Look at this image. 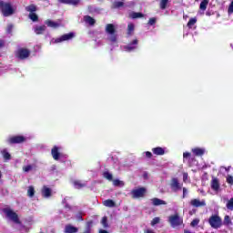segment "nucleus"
<instances>
[{"mask_svg": "<svg viewBox=\"0 0 233 233\" xmlns=\"http://www.w3.org/2000/svg\"><path fill=\"white\" fill-rule=\"evenodd\" d=\"M106 34L107 37V41L111 43V45L117 44V33L116 32V26L112 24H107L106 25Z\"/></svg>", "mask_w": 233, "mask_h": 233, "instance_id": "f257e3e1", "label": "nucleus"}, {"mask_svg": "<svg viewBox=\"0 0 233 233\" xmlns=\"http://www.w3.org/2000/svg\"><path fill=\"white\" fill-rule=\"evenodd\" d=\"M2 210L10 221H13V223H15L16 225H21V220H19V216L15 211L10 208H5Z\"/></svg>", "mask_w": 233, "mask_h": 233, "instance_id": "f03ea898", "label": "nucleus"}, {"mask_svg": "<svg viewBox=\"0 0 233 233\" xmlns=\"http://www.w3.org/2000/svg\"><path fill=\"white\" fill-rule=\"evenodd\" d=\"M0 10L5 17H8L9 15H12L15 11V9L12 7V5L10 3H6L1 0H0Z\"/></svg>", "mask_w": 233, "mask_h": 233, "instance_id": "7ed1b4c3", "label": "nucleus"}, {"mask_svg": "<svg viewBox=\"0 0 233 233\" xmlns=\"http://www.w3.org/2000/svg\"><path fill=\"white\" fill-rule=\"evenodd\" d=\"M208 223L212 228H221V225H223V221L218 215H212L208 219Z\"/></svg>", "mask_w": 233, "mask_h": 233, "instance_id": "20e7f679", "label": "nucleus"}, {"mask_svg": "<svg viewBox=\"0 0 233 233\" xmlns=\"http://www.w3.org/2000/svg\"><path fill=\"white\" fill-rule=\"evenodd\" d=\"M74 37V33L66 34L56 39H52L50 44L55 45L56 43H63V41H70Z\"/></svg>", "mask_w": 233, "mask_h": 233, "instance_id": "39448f33", "label": "nucleus"}, {"mask_svg": "<svg viewBox=\"0 0 233 233\" xmlns=\"http://www.w3.org/2000/svg\"><path fill=\"white\" fill-rule=\"evenodd\" d=\"M169 223L173 228L179 227L183 223V218H179L178 215H173L169 217Z\"/></svg>", "mask_w": 233, "mask_h": 233, "instance_id": "423d86ee", "label": "nucleus"}, {"mask_svg": "<svg viewBox=\"0 0 233 233\" xmlns=\"http://www.w3.org/2000/svg\"><path fill=\"white\" fill-rule=\"evenodd\" d=\"M147 193V189L145 187H139L137 189H134L131 192L132 198L135 199H138V198H143L145 194Z\"/></svg>", "mask_w": 233, "mask_h": 233, "instance_id": "0eeeda50", "label": "nucleus"}, {"mask_svg": "<svg viewBox=\"0 0 233 233\" xmlns=\"http://www.w3.org/2000/svg\"><path fill=\"white\" fill-rule=\"evenodd\" d=\"M30 56V50L26 48H20L16 51V57L18 59H26Z\"/></svg>", "mask_w": 233, "mask_h": 233, "instance_id": "6e6552de", "label": "nucleus"}, {"mask_svg": "<svg viewBox=\"0 0 233 233\" xmlns=\"http://www.w3.org/2000/svg\"><path fill=\"white\" fill-rule=\"evenodd\" d=\"M24 141H26V138L23 136H15L7 139V143H9L10 145H15L16 143H24Z\"/></svg>", "mask_w": 233, "mask_h": 233, "instance_id": "1a4fd4ad", "label": "nucleus"}, {"mask_svg": "<svg viewBox=\"0 0 233 233\" xmlns=\"http://www.w3.org/2000/svg\"><path fill=\"white\" fill-rule=\"evenodd\" d=\"M189 204L191 205V207H195L196 208H199V207H207V202L205 201V199H198V198H193L190 200Z\"/></svg>", "mask_w": 233, "mask_h": 233, "instance_id": "9d476101", "label": "nucleus"}, {"mask_svg": "<svg viewBox=\"0 0 233 233\" xmlns=\"http://www.w3.org/2000/svg\"><path fill=\"white\" fill-rule=\"evenodd\" d=\"M170 187L173 192H177L178 190H181L183 186L179 184V180L177 178H172Z\"/></svg>", "mask_w": 233, "mask_h": 233, "instance_id": "9b49d317", "label": "nucleus"}, {"mask_svg": "<svg viewBox=\"0 0 233 233\" xmlns=\"http://www.w3.org/2000/svg\"><path fill=\"white\" fill-rule=\"evenodd\" d=\"M51 155L55 161H59V157H61V153L59 152V147L55 146L51 150Z\"/></svg>", "mask_w": 233, "mask_h": 233, "instance_id": "f8f14e48", "label": "nucleus"}, {"mask_svg": "<svg viewBox=\"0 0 233 233\" xmlns=\"http://www.w3.org/2000/svg\"><path fill=\"white\" fill-rule=\"evenodd\" d=\"M46 26H49V28H59L61 26V21L56 22L52 20L46 21Z\"/></svg>", "mask_w": 233, "mask_h": 233, "instance_id": "ddd939ff", "label": "nucleus"}, {"mask_svg": "<svg viewBox=\"0 0 233 233\" xmlns=\"http://www.w3.org/2000/svg\"><path fill=\"white\" fill-rule=\"evenodd\" d=\"M77 232H79V228L70 224L66 225L65 228V233H77Z\"/></svg>", "mask_w": 233, "mask_h": 233, "instance_id": "4468645a", "label": "nucleus"}, {"mask_svg": "<svg viewBox=\"0 0 233 233\" xmlns=\"http://www.w3.org/2000/svg\"><path fill=\"white\" fill-rule=\"evenodd\" d=\"M0 154H2L5 161H10L12 159V156L8 152V149L4 148L0 151Z\"/></svg>", "mask_w": 233, "mask_h": 233, "instance_id": "2eb2a0df", "label": "nucleus"}, {"mask_svg": "<svg viewBox=\"0 0 233 233\" xmlns=\"http://www.w3.org/2000/svg\"><path fill=\"white\" fill-rule=\"evenodd\" d=\"M58 3L63 5H72L73 6H77L79 5V0H58Z\"/></svg>", "mask_w": 233, "mask_h": 233, "instance_id": "dca6fc26", "label": "nucleus"}, {"mask_svg": "<svg viewBox=\"0 0 233 233\" xmlns=\"http://www.w3.org/2000/svg\"><path fill=\"white\" fill-rule=\"evenodd\" d=\"M102 205H104V207H107L108 208H114V207H116V201L112 199H106L102 202Z\"/></svg>", "mask_w": 233, "mask_h": 233, "instance_id": "f3484780", "label": "nucleus"}, {"mask_svg": "<svg viewBox=\"0 0 233 233\" xmlns=\"http://www.w3.org/2000/svg\"><path fill=\"white\" fill-rule=\"evenodd\" d=\"M211 188H212V190H215V192H218V190H219V180H218V178L212 179Z\"/></svg>", "mask_w": 233, "mask_h": 233, "instance_id": "a211bd4d", "label": "nucleus"}, {"mask_svg": "<svg viewBox=\"0 0 233 233\" xmlns=\"http://www.w3.org/2000/svg\"><path fill=\"white\" fill-rule=\"evenodd\" d=\"M73 185L76 188H84V187H86V182H82L81 180H74Z\"/></svg>", "mask_w": 233, "mask_h": 233, "instance_id": "6ab92c4d", "label": "nucleus"}, {"mask_svg": "<svg viewBox=\"0 0 233 233\" xmlns=\"http://www.w3.org/2000/svg\"><path fill=\"white\" fill-rule=\"evenodd\" d=\"M151 202L154 205V207H159V205H167V202L165 200H161L157 198H152Z\"/></svg>", "mask_w": 233, "mask_h": 233, "instance_id": "aec40b11", "label": "nucleus"}, {"mask_svg": "<svg viewBox=\"0 0 233 233\" xmlns=\"http://www.w3.org/2000/svg\"><path fill=\"white\" fill-rule=\"evenodd\" d=\"M136 48H137V40H134L132 44L126 46L127 52H132V50H136Z\"/></svg>", "mask_w": 233, "mask_h": 233, "instance_id": "412c9836", "label": "nucleus"}, {"mask_svg": "<svg viewBox=\"0 0 233 233\" xmlns=\"http://www.w3.org/2000/svg\"><path fill=\"white\" fill-rule=\"evenodd\" d=\"M42 196H44V198H50L52 196V189H50V187H44L42 189Z\"/></svg>", "mask_w": 233, "mask_h": 233, "instance_id": "4be33fe9", "label": "nucleus"}, {"mask_svg": "<svg viewBox=\"0 0 233 233\" xmlns=\"http://www.w3.org/2000/svg\"><path fill=\"white\" fill-rule=\"evenodd\" d=\"M45 30H46V25H36V26L34 27V31L37 35L43 34L45 32Z\"/></svg>", "mask_w": 233, "mask_h": 233, "instance_id": "5701e85b", "label": "nucleus"}, {"mask_svg": "<svg viewBox=\"0 0 233 233\" xmlns=\"http://www.w3.org/2000/svg\"><path fill=\"white\" fill-rule=\"evenodd\" d=\"M84 21L85 23H86L87 25H90L91 26L96 25V20L89 15L84 16Z\"/></svg>", "mask_w": 233, "mask_h": 233, "instance_id": "b1692460", "label": "nucleus"}, {"mask_svg": "<svg viewBox=\"0 0 233 233\" xmlns=\"http://www.w3.org/2000/svg\"><path fill=\"white\" fill-rule=\"evenodd\" d=\"M152 151L156 156H163L165 154V149L162 147H155L152 149Z\"/></svg>", "mask_w": 233, "mask_h": 233, "instance_id": "393cba45", "label": "nucleus"}, {"mask_svg": "<svg viewBox=\"0 0 233 233\" xmlns=\"http://www.w3.org/2000/svg\"><path fill=\"white\" fill-rule=\"evenodd\" d=\"M129 17L131 19H139L141 17H144V15L141 13L131 12L129 13Z\"/></svg>", "mask_w": 233, "mask_h": 233, "instance_id": "a878e982", "label": "nucleus"}, {"mask_svg": "<svg viewBox=\"0 0 233 233\" xmlns=\"http://www.w3.org/2000/svg\"><path fill=\"white\" fill-rule=\"evenodd\" d=\"M192 152L195 156H203V154H205V149L196 147L192 149Z\"/></svg>", "mask_w": 233, "mask_h": 233, "instance_id": "bb28decb", "label": "nucleus"}, {"mask_svg": "<svg viewBox=\"0 0 233 233\" xmlns=\"http://www.w3.org/2000/svg\"><path fill=\"white\" fill-rule=\"evenodd\" d=\"M208 1L209 0H203L200 3L199 8H200V10H202V12H205V10H207V6H208Z\"/></svg>", "mask_w": 233, "mask_h": 233, "instance_id": "cd10ccee", "label": "nucleus"}, {"mask_svg": "<svg viewBox=\"0 0 233 233\" xmlns=\"http://www.w3.org/2000/svg\"><path fill=\"white\" fill-rule=\"evenodd\" d=\"M35 195V189H34V187L30 186L28 188H27V196L29 198H34V196Z\"/></svg>", "mask_w": 233, "mask_h": 233, "instance_id": "c85d7f7f", "label": "nucleus"}, {"mask_svg": "<svg viewBox=\"0 0 233 233\" xmlns=\"http://www.w3.org/2000/svg\"><path fill=\"white\" fill-rule=\"evenodd\" d=\"M196 23H198V18H196V17L190 18L187 23V27L193 28L194 25H196Z\"/></svg>", "mask_w": 233, "mask_h": 233, "instance_id": "c756f323", "label": "nucleus"}, {"mask_svg": "<svg viewBox=\"0 0 233 233\" xmlns=\"http://www.w3.org/2000/svg\"><path fill=\"white\" fill-rule=\"evenodd\" d=\"M103 177H105V179H107L108 181H112V179H113L112 173H110L108 171H105L103 173Z\"/></svg>", "mask_w": 233, "mask_h": 233, "instance_id": "7c9ffc66", "label": "nucleus"}, {"mask_svg": "<svg viewBox=\"0 0 233 233\" xmlns=\"http://www.w3.org/2000/svg\"><path fill=\"white\" fill-rule=\"evenodd\" d=\"M26 12H31V14H34L35 10H37V7H35V5H31L25 7Z\"/></svg>", "mask_w": 233, "mask_h": 233, "instance_id": "2f4dec72", "label": "nucleus"}, {"mask_svg": "<svg viewBox=\"0 0 233 233\" xmlns=\"http://www.w3.org/2000/svg\"><path fill=\"white\" fill-rule=\"evenodd\" d=\"M134 28H135L134 24H128V25H127V34L129 35H132V34H134Z\"/></svg>", "mask_w": 233, "mask_h": 233, "instance_id": "473e14b6", "label": "nucleus"}, {"mask_svg": "<svg viewBox=\"0 0 233 233\" xmlns=\"http://www.w3.org/2000/svg\"><path fill=\"white\" fill-rule=\"evenodd\" d=\"M228 210H233V198H231L227 203Z\"/></svg>", "mask_w": 233, "mask_h": 233, "instance_id": "72a5a7b5", "label": "nucleus"}, {"mask_svg": "<svg viewBox=\"0 0 233 233\" xmlns=\"http://www.w3.org/2000/svg\"><path fill=\"white\" fill-rule=\"evenodd\" d=\"M167 5H168V0H161L160 2L161 10H165V8H167Z\"/></svg>", "mask_w": 233, "mask_h": 233, "instance_id": "f704fd0d", "label": "nucleus"}, {"mask_svg": "<svg viewBox=\"0 0 233 233\" xmlns=\"http://www.w3.org/2000/svg\"><path fill=\"white\" fill-rule=\"evenodd\" d=\"M29 19H31V21L35 22V21H37V19H39V18H38V16L35 15V13H30V14H29Z\"/></svg>", "mask_w": 233, "mask_h": 233, "instance_id": "c9c22d12", "label": "nucleus"}, {"mask_svg": "<svg viewBox=\"0 0 233 233\" xmlns=\"http://www.w3.org/2000/svg\"><path fill=\"white\" fill-rule=\"evenodd\" d=\"M106 221H107L106 217H104L101 220V224L104 227V228H107L108 227V223Z\"/></svg>", "mask_w": 233, "mask_h": 233, "instance_id": "e433bc0d", "label": "nucleus"}, {"mask_svg": "<svg viewBox=\"0 0 233 233\" xmlns=\"http://www.w3.org/2000/svg\"><path fill=\"white\" fill-rule=\"evenodd\" d=\"M33 168H34V166L27 165V166L23 167V170H24V172H30V170H33Z\"/></svg>", "mask_w": 233, "mask_h": 233, "instance_id": "4c0bfd02", "label": "nucleus"}, {"mask_svg": "<svg viewBox=\"0 0 233 233\" xmlns=\"http://www.w3.org/2000/svg\"><path fill=\"white\" fill-rule=\"evenodd\" d=\"M230 223H232V221L230 220V217L229 216H225L224 218V225H230Z\"/></svg>", "mask_w": 233, "mask_h": 233, "instance_id": "58836bf2", "label": "nucleus"}, {"mask_svg": "<svg viewBox=\"0 0 233 233\" xmlns=\"http://www.w3.org/2000/svg\"><path fill=\"white\" fill-rule=\"evenodd\" d=\"M199 225V218H195L191 222V227H198Z\"/></svg>", "mask_w": 233, "mask_h": 233, "instance_id": "ea45409f", "label": "nucleus"}, {"mask_svg": "<svg viewBox=\"0 0 233 233\" xmlns=\"http://www.w3.org/2000/svg\"><path fill=\"white\" fill-rule=\"evenodd\" d=\"M159 221H160V219L157 217L153 218V220L151 221L152 227H154L155 225H157V223H159Z\"/></svg>", "mask_w": 233, "mask_h": 233, "instance_id": "a19ab883", "label": "nucleus"}, {"mask_svg": "<svg viewBox=\"0 0 233 233\" xmlns=\"http://www.w3.org/2000/svg\"><path fill=\"white\" fill-rule=\"evenodd\" d=\"M227 182H228L229 185H233V177L230 176V175H228V177H227Z\"/></svg>", "mask_w": 233, "mask_h": 233, "instance_id": "79ce46f5", "label": "nucleus"}, {"mask_svg": "<svg viewBox=\"0 0 233 233\" xmlns=\"http://www.w3.org/2000/svg\"><path fill=\"white\" fill-rule=\"evenodd\" d=\"M228 14H233V0L229 4L228 9Z\"/></svg>", "mask_w": 233, "mask_h": 233, "instance_id": "37998d69", "label": "nucleus"}, {"mask_svg": "<svg viewBox=\"0 0 233 233\" xmlns=\"http://www.w3.org/2000/svg\"><path fill=\"white\" fill-rule=\"evenodd\" d=\"M188 195V189H187V187H183V199H185L187 198V196Z\"/></svg>", "mask_w": 233, "mask_h": 233, "instance_id": "c03bdc74", "label": "nucleus"}, {"mask_svg": "<svg viewBox=\"0 0 233 233\" xmlns=\"http://www.w3.org/2000/svg\"><path fill=\"white\" fill-rule=\"evenodd\" d=\"M12 28H14V25L12 24L7 25V29H6L7 34L12 33Z\"/></svg>", "mask_w": 233, "mask_h": 233, "instance_id": "a18cd8bd", "label": "nucleus"}, {"mask_svg": "<svg viewBox=\"0 0 233 233\" xmlns=\"http://www.w3.org/2000/svg\"><path fill=\"white\" fill-rule=\"evenodd\" d=\"M91 230H90V222L87 223V226L86 228V229L84 230L83 233H90Z\"/></svg>", "mask_w": 233, "mask_h": 233, "instance_id": "49530a36", "label": "nucleus"}, {"mask_svg": "<svg viewBox=\"0 0 233 233\" xmlns=\"http://www.w3.org/2000/svg\"><path fill=\"white\" fill-rule=\"evenodd\" d=\"M183 181L184 183H187V181H188V173L183 174Z\"/></svg>", "mask_w": 233, "mask_h": 233, "instance_id": "de8ad7c7", "label": "nucleus"}, {"mask_svg": "<svg viewBox=\"0 0 233 233\" xmlns=\"http://www.w3.org/2000/svg\"><path fill=\"white\" fill-rule=\"evenodd\" d=\"M76 218L77 219V221H83V215H81V213H79L76 216Z\"/></svg>", "mask_w": 233, "mask_h": 233, "instance_id": "09e8293b", "label": "nucleus"}, {"mask_svg": "<svg viewBox=\"0 0 233 233\" xmlns=\"http://www.w3.org/2000/svg\"><path fill=\"white\" fill-rule=\"evenodd\" d=\"M148 25H156V18H150L148 21Z\"/></svg>", "mask_w": 233, "mask_h": 233, "instance_id": "8fccbe9b", "label": "nucleus"}, {"mask_svg": "<svg viewBox=\"0 0 233 233\" xmlns=\"http://www.w3.org/2000/svg\"><path fill=\"white\" fill-rule=\"evenodd\" d=\"M117 187H125V182L117 180Z\"/></svg>", "mask_w": 233, "mask_h": 233, "instance_id": "3c124183", "label": "nucleus"}, {"mask_svg": "<svg viewBox=\"0 0 233 233\" xmlns=\"http://www.w3.org/2000/svg\"><path fill=\"white\" fill-rule=\"evenodd\" d=\"M183 157H184V159H187V157H190V153H188V152L184 153Z\"/></svg>", "mask_w": 233, "mask_h": 233, "instance_id": "603ef678", "label": "nucleus"}, {"mask_svg": "<svg viewBox=\"0 0 233 233\" xmlns=\"http://www.w3.org/2000/svg\"><path fill=\"white\" fill-rule=\"evenodd\" d=\"M145 154H146L147 157H152V153L151 152L147 151Z\"/></svg>", "mask_w": 233, "mask_h": 233, "instance_id": "864d4df0", "label": "nucleus"}, {"mask_svg": "<svg viewBox=\"0 0 233 233\" xmlns=\"http://www.w3.org/2000/svg\"><path fill=\"white\" fill-rule=\"evenodd\" d=\"M3 46H5V41L0 40V50L3 48Z\"/></svg>", "mask_w": 233, "mask_h": 233, "instance_id": "5fc2aeb1", "label": "nucleus"}, {"mask_svg": "<svg viewBox=\"0 0 233 233\" xmlns=\"http://www.w3.org/2000/svg\"><path fill=\"white\" fill-rule=\"evenodd\" d=\"M221 169H224L226 170V172H228V170H230V167H222Z\"/></svg>", "mask_w": 233, "mask_h": 233, "instance_id": "6e6d98bb", "label": "nucleus"}, {"mask_svg": "<svg viewBox=\"0 0 233 233\" xmlns=\"http://www.w3.org/2000/svg\"><path fill=\"white\" fill-rule=\"evenodd\" d=\"M123 6V2H117V8H121Z\"/></svg>", "mask_w": 233, "mask_h": 233, "instance_id": "4d7b16f0", "label": "nucleus"}, {"mask_svg": "<svg viewBox=\"0 0 233 233\" xmlns=\"http://www.w3.org/2000/svg\"><path fill=\"white\" fill-rule=\"evenodd\" d=\"M145 233H156V232H154V230H152V229H147V230L145 231Z\"/></svg>", "mask_w": 233, "mask_h": 233, "instance_id": "13d9d810", "label": "nucleus"}, {"mask_svg": "<svg viewBox=\"0 0 233 233\" xmlns=\"http://www.w3.org/2000/svg\"><path fill=\"white\" fill-rule=\"evenodd\" d=\"M113 184H114L115 187H117V179H115V180L113 181Z\"/></svg>", "mask_w": 233, "mask_h": 233, "instance_id": "bf43d9fd", "label": "nucleus"}, {"mask_svg": "<svg viewBox=\"0 0 233 233\" xmlns=\"http://www.w3.org/2000/svg\"><path fill=\"white\" fill-rule=\"evenodd\" d=\"M99 233H108V231L105 230V229H100Z\"/></svg>", "mask_w": 233, "mask_h": 233, "instance_id": "052dcab7", "label": "nucleus"}, {"mask_svg": "<svg viewBox=\"0 0 233 233\" xmlns=\"http://www.w3.org/2000/svg\"><path fill=\"white\" fill-rule=\"evenodd\" d=\"M68 198H64V200L62 201V203L65 205V204H66V200H67Z\"/></svg>", "mask_w": 233, "mask_h": 233, "instance_id": "680f3d73", "label": "nucleus"}, {"mask_svg": "<svg viewBox=\"0 0 233 233\" xmlns=\"http://www.w3.org/2000/svg\"><path fill=\"white\" fill-rule=\"evenodd\" d=\"M65 208H70V206H68V204H66V205H65Z\"/></svg>", "mask_w": 233, "mask_h": 233, "instance_id": "e2e57ef3", "label": "nucleus"}, {"mask_svg": "<svg viewBox=\"0 0 233 233\" xmlns=\"http://www.w3.org/2000/svg\"><path fill=\"white\" fill-rule=\"evenodd\" d=\"M52 168H53V170H56V166H53Z\"/></svg>", "mask_w": 233, "mask_h": 233, "instance_id": "0e129e2a", "label": "nucleus"}, {"mask_svg": "<svg viewBox=\"0 0 233 233\" xmlns=\"http://www.w3.org/2000/svg\"><path fill=\"white\" fill-rule=\"evenodd\" d=\"M2 177H3V174H2L1 171H0V179H1Z\"/></svg>", "mask_w": 233, "mask_h": 233, "instance_id": "69168bd1", "label": "nucleus"}, {"mask_svg": "<svg viewBox=\"0 0 233 233\" xmlns=\"http://www.w3.org/2000/svg\"><path fill=\"white\" fill-rule=\"evenodd\" d=\"M183 17H184L185 19H187V17H188V15H184Z\"/></svg>", "mask_w": 233, "mask_h": 233, "instance_id": "338daca9", "label": "nucleus"}, {"mask_svg": "<svg viewBox=\"0 0 233 233\" xmlns=\"http://www.w3.org/2000/svg\"><path fill=\"white\" fill-rule=\"evenodd\" d=\"M0 57H1V53H0Z\"/></svg>", "mask_w": 233, "mask_h": 233, "instance_id": "774afa93", "label": "nucleus"}]
</instances>
